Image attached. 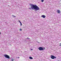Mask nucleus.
Listing matches in <instances>:
<instances>
[{"label": "nucleus", "instance_id": "1", "mask_svg": "<svg viewBox=\"0 0 61 61\" xmlns=\"http://www.w3.org/2000/svg\"><path fill=\"white\" fill-rule=\"evenodd\" d=\"M31 5V8H29V9H32V10H34V9H35L36 11H38V10H39L40 9H39V8L38 7L37 5H35L33 4H30Z\"/></svg>", "mask_w": 61, "mask_h": 61}, {"label": "nucleus", "instance_id": "2", "mask_svg": "<svg viewBox=\"0 0 61 61\" xmlns=\"http://www.w3.org/2000/svg\"><path fill=\"white\" fill-rule=\"evenodd\" d=\"M45 48L42 47H39L38 48V49H39V50H45Z\"/></svg>", "mask_w": 61, "mask_h": 61}, {"label": "nucleus", "instance_id": "3", "mask_svg": "<svg viewBox=\"0 0 61 61\" xmlns=\"http://www.w3.org/2000/svg\"><path fill=\"white\" fill-rule=\"evenodd\" d=\"M51 59H55V58H56V57L55 56H54L53 55H51Z\"/></svg>", "mask_w": 61, "mask_h": 61}, {"label": "nucleus", "instance_id": "4", "mask_svg": "<svg viewBox=\"0 0 61 61\" xmlns=\"http://www.w3.org/2000/svg\"><path fill=\"white\" fill-rule=\"evenodd\" d=\"M4 56L5 57L7 58H8V59H10V57H9V56L7 55H4Z\"/></svg>", "mask_w": 61, "mask_h": 61}, {"label": "nucleus", "instance_id": "5", "mask_svg": "<svg viewBox=\"0 0 61 61\" xmlns=\"http://www.w3.org/2000/svg\"><path fill=\"white\" fill-rule=\"evenodd\" d=\"M41 17H43L44 18H45L46 17V16L44 15H42L41 16Z\"/></svg>", "mask_w": 61, "mask_h": 61}, {"label": "nucleus", "instance_id": "6", "mask_svg": "<svg viewBox=\"0 0 61 61\" xmlns=\"http://www.w3.org/2000/svg\"><path fill=\"white\" fill-rule=\"evenodd\" d=\"M57 13H60V11L59 10H57Z\"/></svg>", "mask_w": 61, "mask_h": 61}, {"label": "nucleus", "instance_id": "7", "mask_svg": "<svg viewBox=\"0 0 61 61\" xmlns=\"http://www.w3.org/2000/svg\"><path fill=\"white\" fill-rule=\"evenodd\" d=\"M18 21L20 23V25L21 26V25H22V23H21V22L20 21V20H18Z\"/></svg>", "mask_w": 61, "mask_h": 61}, {"label": "nucleus", "instance_id": "8", "mask_svg": "<svg viewBox=\"0 0 61 61\" xmlns=\"http://www.w3.org/2000/svg\"><path fill=\"white\" fill-rule=\"evenodd\" d=\"M29 58L30 59H33V58L32 57H30Z\"/></svg>", "mask_w": 61, "mask_h": 61}, {"label": "nucleus", "instance_id": "9", "mask_svg": "<svg viewBox=\"0 0 61 61\" xmlns=\"http://www.w3.org/2000/svg\"><path fill=\"white\" fill-rule=\"evenodd\" d=\"M41 2H44V0H41Z\"/></svg>", "mask_w": 61, "mask_h": 61}, {"label": "nucleus", "instance_id": "10", "mask_svg": "<svg viewBox=\"0 0 61 61\" xmlns=\"http://www.w3.org/2000/svg\"><path fill=\"white\" fill-rule=\"evenodd\" d=\"M14 59H11V61H14Z\"/></svg>", "mask_w": 61, "mask_h": 61}, {"label": "nucleus", "instance_id": "11", "mask_svg": "<svg viewBox=\"0 0 61 61\" xmlns=\"http://www.w3.org/2000/svg\"><path fill=\"white\" fill-rule=\"evenodd\" d=\"M20 31H22V29H20L19 30Z\"/></svg>", "mask_w": 61, "mask_h": 61}, {"label": "nucleus", "instance_id": "12", "mask_svg": "<svg viewBox=\"0 0 61 61\" xmlns=\"http://www.w3.org/2000/svg\"><path fill=\"white\" fill-rule=\"evenodd\" d=\"M59 46H61V43L59 45Z\"/></svg>", "mask_w": 61, "mask_h": 61}, {"label": "nucleus", "instance_id": "13", "mask_svg": "<svg viewBox=\"0 0 61 61\" xmlns=\"http://www.w3.org/2000/svg\"><path fill=\"white\" fill-rule=\"evenodd\" d=\"M30 39V38H27V39Z\"/></svg>", "mask_w": 61, "mask_h": 61}, {"label": "nucleus", "instance_id": "14", "mask_svg": "<svg viewBox=\"0 0 61 61\" xmlns=\"http://www.w3.org/2000/svg\"><path fill=\"white\" fill-rule=\"evenodd\" d=\"M13 17H16L15 16H14Z\"/></svg>", "mask_w": 61, "mask_h": 61}, {"label": "nucleus", "instance_id": "15", "mask_svg": "<svg viewBox=\"0 0 61 61\" xmlns=\"http://www.w3.org/2000/svg\"><path fill=\"white\" fill-rule=\"evenodd\" d=\"M12 16H13V17H14V15H12Z\"/></svg>", "mask_w": 61, "mask_h": 61}, {"label": "nucleus", "instance_id": "16", "mask_svg": "<svg viewBox=\"0 0 61 61\" xmlns=\"http://www.w3.org/2000/svg\"><path fill=\"white\" fill-rule=\"evenodd\" d=\"M20 58L19 57H18V58Z\"/></svg>", "mask_w": 61, "mask_h": 61}, {"label": "nucleus", "instance_id": "17", "mask_svg": "<svg viewBox=\"0 0 61 61\" xmlns=\"http://www.w3.org/2000/svg\"><path fill=\"white\" fill-rule=\"evenodd\" d=\"M31 50H33V49H31Z\"/></svg>", "mask_w": 61, "mask_h": 61}, {"label": "nucleus", "instance_id": "18", "mask_svg": "<svg viewBox=\"0 0 61 61\" xmlns=\"http://www.w3.org/2000/svg\"><path fill=\"white\" fill-rule=\"evenodd\" d=\"M1 34V32H0V35Z\"/></svg>", "mask_w": 61, "mask_h": 61}]
</instances>
